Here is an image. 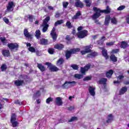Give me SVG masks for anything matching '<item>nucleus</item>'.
I'll return each instance as SVG.
<instances>
[{"label": "nucleus", "mask_w": 129, "mask_h": 129, "mask_svg": "<svg viewBox=\"0 0 129 129\" xmlns=\"http://www.w3.org/2000/svg\"><path fill=\"white\" fill-rule=\"evenodd\" d=\"M110 22V15H106L105 18L104 25L105 26H108Z\"/></svg>", "instance_id": "nucleus-13"}, {"label": "nucleus", "mask_w": 129, "mask_h": 129, "mask_svg": "<svg viewBox=\"0 0 129 129\" xmlns=\"http://www.w3.org/2000/svg\"><path fill=\"white\" fill-rule=\"evenodd\" d=\"M104 41H105V37L102 36L101 37V39L98 41V44H99L100 42H104Z\"/></svg>", "instance_id": "nucleus-55"}, {"label": "nucleus", "mask_w": 129, "mask_h": 129, "mask_svg": "<svg viewBox=\"0 0 129 129\" xmlns=\"http://www.w3.org/2000/svg\"><path fill=\"white\" fill-rule=\"evenodd\" d=\"M91 66V64L89 63L87 64L86 66H85L84 68L81 67V72L82 74H85V72L86 71H88L89 69H90V67Z\"/></svg>", "instance_id": "nucleus-11"}, {"label": "nucleus", "mask_w": 129, "mask_h": 129, "mask_svg": "<svg viewBox=\"0 0 129 129\" xmlns=\"http://www.w3.org/2000/svg\"><path fill=\"white\" fill-rule=\"evenodd\" d=\"M66 40H67V41H70V40H71V39L70 38L69 36L67 35L66 37Z\"/></svg>", "instance_id": "nucleus-64"}, {"label": "nucleus", "mask_w": 129, "mask_h": 129, "mask_svg": "<svg viewBox=\"0 0 129 129\" xmlns=\"http://www.w3.org/2000/svg\"><path fill=\"white\" fill-rule=\"evenodd\" d=\"M126 91H127V88H126V87H122L119 91L120 95L124 94Z\"/></svg>", "instance_id": "nucleus-25"}, {"label": "nucleus", "mask_w": 129, "mask_h": 129, "mask_svg": "<svg viewBox=\"0 0 129 129\" xmlns=\"http://www.w3.org/2000/svg\"><path fill=\"white\" fill-rule=\"evenodd\" d=\"M46 65L49 67V70H50V71L52 72H55L59 70V69H58V68H57L55 66L52 65V63H51V62H46Z\"/></svg>", "instance_id": "nucleus-8"}, {"label": "nucleus", "mask_w": 129, "mask_h": 129, "mask_svg": "<svg viewBox=\"0 0 129 129\" xmlns=\"http://www.w3.org/2000/svg\"><path fill=\"white\" fill-rule=\"evenodd\" d=\"M14 103H15V104H18V105H22L23 104V102L19 100L15 101Z\"/></svg>", "instance_id": "nucleus-49"}, {"label": "nucleus", "mask_w": 129, "mask_h": 129, "mask_svg": "<svg viewBox=\"0 0 129 129\" xmlns=\"http://www.w3.org/2000/svg\"><path fill=\"white\" fill-rule=\"evenodd\" d=\"M55 31H56V28L53 27V29H52L50 33V36H51L52 38V40L53 41H56V40H57V37H58V35H57V33H56Z\"/></svg>", "instance_id": "nucleus-9"}, {"label": "nucleus", "mask_w": 129, "mask_h": 129, "mask_svg": "<svg viewBox=\"0 0 129 129\" xmlns=\"http://www.w3.org/2000/svg\"><path fill=\"white\" fill-rule=\"evenodd\" d=\"M29 51H30V52H32V53H35V52H36V49H35V48L33 47H30L28 48Z\"/></svg>", "instance_id": "nucleus-47"}, {"label": "nucleus", "mask_w": 129, "mask_h": 129, "mask_svg": "<svg viewBox=\"0 0 129 129\" xmlns=\"http://www.w3.org/2000/svg\"><path fill=\"white\" fill-rule=\"evenodd\" d=\"M80 51V48H77L72 49L70 50H67L66 52V60H69L71 57V55L73 54H75V53H77V52H79Z\"/></svg>", "instance_id": "nucleus-3"}, {"label": "nucleus", "mask_w": 129, "mask_h": 129, "mask_svg": "<svg viewBox=\"0 0 129 129\" xmlns=\"http://www.w3.org/2000/svg\"><path fill=\"white\" fill-rule=\"evenodd\" d=\"M51 101H53V99H52L51 97H49L46 99V103H47V104H49Z\"/></svg>", "instance_id": "nucleus-52"}, {"label": "nucleus", "mask_w": 129, "mask_h": 129, "mask_svg": "<svg viewBox=\"0 0 129 129\" xmlns=\"http://www.w3.org/2000/svg\"><path fill=\"white\" fill-rule=\"evenodd\" d=\"M50 16H48L43 20V23H42V27H43V33H46L48 30V28H49V24H48V23L50 21Z\"/></svg>", "instance_id": "nucleus-4"}, {"label": "nucleus", "mask_w": 129, "mask_h": 129, "mask_svg": "<svg viewBox=\"0 0 129 129\" xmlns=\"http://www.w3.org/2000/svg\"><path fill=\"white\" fill-rule=\"evenodd\" d=\"M63 23H64L63 20H58L56 22H55L54 27H57V26H58V25H62Z\"/></svg>", "instance_id": "nucleus-33"}, {"label": "nucleus", "mask_w": 129, "mask_h": 129, "mask_svg": "<svg viewBox=\"0 0 129 129\" xmlns=\"http://www.w3.org/2000/svg\"><path fill=\"white\" fill-rule=\"evenodd\" d=\"M71 67L72 68H73V69L74 70H78V69L79 68V67H78V66L77 64H73L71 66Z\"/></svg>", "instance_id": "nucleus-39"}, {"label": "nucleus", "mask_w": 129, "mask_h": 129, "mask_svg": "<svg viewBox=\"0 0 129 129\" xmlns=\"http://www.w3.org/2000/svg\"><path fill=\"white\" fill-rule=\"evenodd\" d=\"M111 22L112 24H113L114 25H116V24H117V20H116V18H111Z\"/></svg>", "instance_id": "nucleus-40"}, {"label": "nucleus", "mask_w": 129, "mask_h": 129, "mask_svg": "<svg viewBox=\"0 0 129 129\" xmlns=\"http://www.w3.org/2000/svg\"><path fill=\"white\" fill-rule=\"evenodd\" d=\"M54 51H55V49H54V48H49L48 49V52L49 54H50L51 55L54 54Z\"/></svg>", "instance_id": "nucleus-45"}, {"label": "nucleus", "mask_w": 129, "mask_h": 129, "mask_svg": "<svg viewBox=\"0 0 129 129\" xmlns=\"http://www.w3.org/2000/svg\"><path fill=\"white\" fill-rule=\"evenodd\" d=\"M68 110H73V109H74V106H70L69 107H68Z\"/></svg>", "instance_id": "nucleus-62"}, {"label": "nucleus", "mask_w": 129, "mask_h": 129, "mask_svg": "<svg viewBox=\"0 0 129 129\" xmlns=\"http://www.w3.org/2000/svg\"><path fill=\"white\" fill-rule=\"evenodd\" d=\"M13 127L18 126V122L17 121H11Z\"/></svg>", "instance_id": "nucleus-41"}, {"label": "nucleus", "mask_w": 129, "mask_h": 129, "mask_svg": "<svg viewBox=\"0 0 129 129\" xmlns=\"http://www.w3.org/2000/svg\"><path fill=\"white\" fill-rule=\"evenodd\" d=\"M1 70L2 72L5 71H7V69H8V66L6 63L3 64L1 67Z\"/></svg>", "instance_id": "nucleus-27"}, {"label": "nucleus", "mask_w": 129, "mask_h": 129, "mask_svg": "<svg viewBox=\"0 0 129 129\" xmlns=\"http://www.w3.org/2000/svg\"><path fill=\"white\" fill-rule=\"evenodd\" d=\"M113 120V116H112V114H110L108 115V119L106 121V122L107 123H109V122H111Z\"/></svg>", "instance_id": "nucleus-28"}, {"label": "nucleus", "mask_w": 129, "mask_h": 129, "mask_svg": "<svg viewBox=\"0 0 129 129\" xmlns=\"http://www.w3.org/2000/svg\"><path fill=\"white\" fill-rule=\"evenodd\" d=\"M17 121V115L16 114L13 113L11 115V121Z\"/></svg>", "instance_id": "nucleus-35"}, {"label": "nucleus", "mask_w": 129, "mask_h": 129, "mask_svg": "<svg viewBox=\"0 0 129 129\" xmlns=\"http://www.w3.org/2000/svg\"><path fill=\"white\" fill-rule=\"evenodd\" d=\"M63 63H64V59L60 58L57 60L56 65L57 66H60V65H62Z\"/></svg>", "instance_id": "nucleus-32"}, {"label": "nucleus", "mask_w": 129, "mask_h": 129, "mask_svg": "<svg viewBox=\"0 0 129 129\" xmlns=\"http://www.w3.org/2000/svg\"><path fill=\"white\" fill-rule=\"evenodd\" d=\"M124 78V77L123 75H119L117 78V80L120 81V82H122V80Z\"/></svg>", "instance_id": "nucleus-43"}, {"label": "nucleus", "mask_w": 129, "mask_h": 129, "mask_svg": "<svg viewBox=\"0 0 129 129\" xmlns=\"http://www.w3.org/2000/svg\"><path fill=\"white\" fill-rule=\"evenodd\" d=\"M66 25L67 26V27H68L69 29H71V28L73 27L71 23H70V21H68L66 23Z\"/></svg>", "instance_id": "nucleus-42"}, {"label": "nucleus", "mask_w": 129, "mask_h": 129, "mask_svg": "<svg viewBox=\"0 0 129 129\" xmlns=\"http://www.w3.org/2000/svg\"><path fill=\"white\" fill-rule=\"evenodd\" d=\"M35 52L37 56H41L42 55V53H41V52L39 51V50L35 51Z\"/></svg>", "instance_id": "nucleus-58"}, {"label": "nucleus", "mask_w": 129, "mask_h": 129, "mask_svg": "<svg viewBox=\"0 0 129 129\" xmlns=\"http://www.w3.org/2000/svg\"><path fill=\"white\" fill-rule=\"evenodd\" d=\"M68 5H69V3L68 2L62 3L63 8H64V9H67V7H68Z\"/></svg>", "instance_id": "nucleus-48"}, {"label": "nucleus", "mask_w": 129, "mask_h": 129, "mask_svg": "<svg viewBox=\"0 0 129 129\" xmlns=\"http://www.w3.org/2000/svg\"><path fill=\"white\" fill-rule=\"evenodd\" d=\"M124 9H125V6H121L117 8V11H122Z\"/></svg>", "instance_id": "nucleus-51"}, {"label": "nucleus", "mask_w": 129, "mask_h": 129, "mask_svg": "<svg viewBox=\"0 0 129 129\" xmlns=\"http://www.w3.org/2000/svg\"><path fill=\"white\" fill-rule=\"evenodd\" d=\"M35 37L37 38V39H39L40 37H41V31L40 30H37L35 32Z\"/></svg>", "instance_id": "nucleus-34"}, {"label": "nucleus", "mask_w": 129, "mask_h": 129, "mask_svg": "<svg viewBox=\"0 0 129 129\" xmlns=\"http://www.w3.org/2000/svg\"><path fill=\"white\" fill-rule=\"evenodd\" d=\"M91 79H92V76H87V77H85L83 79V81H89L90 80H91Z\"/></svg>", "instance_id": "nucleus-38"}, {"label": "nucleus", "mask_w": 129, "mask_h": 129, "mask_svg": "<svg viewBox=\"0 0 129 129\" xmlns=\"http://www.w3.org/2000/svg\"><path fill=\"white\" fill-rule=\"evenodd\" d=\"M95 90V88H93L91 86L89 87V91L90 95L92 96H94V95H95V91H94Z\"/></svg>", "instance_id": "nucleus-15"}, {"label": "nucleus", "mask_w": 129, "mask_h": 129, "mask_svg": "<svg viewBox=\"0 0 129 129\" xmlns=\"http://www.w3.org/2000/svg\"><path fill=\"white\" fill-rule=\"evenodd\" d=\"M39 44L46 46V45H48V40L42 38L40 40Z\"/></svg>", "instance_id": "nucleus-20"}, {"label": "nucleus", "mask_w": 129, "mask_h": 129, "mask_svg": "<svg viewBox=\"0 0 129 129\" xmlns=\"http://www.w3.org/2000/svg\"><path fill=\"white\" fill-rule=\"evenodd\" d=\"M54 49H56V50H62L64 48V45L61 43L56 44L54 45Z\"/></svg>", "instance_id": "nucleus-16"}, {"label": "nucleus", "mask_w": 129, "mask_h": 129, "mask_svg": "<svg viewBox=\"0 0 129 129\" xmlns=\"http://www.w3.org/2000/svg\"><path fill=\"white\" fill-rule=\"evenodd\" d=\"M4 22H5V23H6V24H8V23H10V21L9 20V19H7V18H4Z\"/></svg>", "instance_id": "nucleus-61"}, {"label": "nucleus", "mask_w": 129, "mask_h": 129, "mask_svg": "<svg viewBox=\"0 0 129 129\" xmlns=\"http://www.w3.org/2000/svg\"><path fill=\"white\" fill-rule=\"evenodd\" d=\"M102 55L105 57V59H108V55H107V50L106 49H103L102 50Z\"/></svg>", "instance_id": "nucleus-24"}, {"label": "nucleus", "mask_w": 129, "mask_h": 129, "mask_svg": "<svg viewBox=\"0 0 129 129\" xmlns=\"http://www.w3.org/2000/svg\"><path fill=\"white\" fill-rule=\"evenodd\" d=\"M64 122V120H62L61 119L59 120H56L54 121L55 124H58V123H63Z\"/></svg>", "instance_id": "nucleus-44"}, {"label": "nucleus", "mask_w": 129, "mask_h": 129, "mask_svg": "<svg viewBox=\"0 0 129 129\" xmlns=\"http://www.w3.org/2000/svg\"><path fill=\"white\" fill-rule=\"evenodd\" d=\"M74 120H77V117H72V118L69 120V122H73Z\"/></svg>", "instance_id": "nucleus-46"}, {"label": "nucleus", "mask_w": 129, "mask_h": 129, "mask_svg": "<svg viewBox=\"0 0 129 129\" xmlns=\"http://www.w3.org/2000/svg\"><path fill=\"white\" fill-rule=\"evenodd\" d=\"M112 74H113V71L112 70H110L106 73V76L107 78H110Z\"/></svg>", "instance_id": "nucleus-26"}, {"label": "nucleus", "mask_w": 129, "mask_h": 129, "mask_svg": "<svg viewBox=\"0 0 129 129\" xmlns=\"http://www.w3.org/2000/svg\"><path fill=\"white\" fill-rule=\"evenodd\" d=\"M76 84V82L73 81L72 82L71 81H66L64 84L62 85L61 87L63 88V89H68L70 88V87H73Z\"/></svg>", "instance_id": "nucleus-5"}, {"label": "nucleus", "mask_w": 129, "mask_h": 129, "mask_svg": "<svg viewBox=\"0 0 129 129\" xmlns=\"http://www.w3.org/2000/svg\"><path fill=\"white\" fill-rule=\"evenodd\" d=\"M60 16H61V14H60V13H59V12H56L55 13V17L59 18V17H60Z\"/></svg>", "instance_id": "nucleus-59"}, {"label": "nucleus", "mask_w": 129, "mask_h": 129, "mask_svg": "<svg viewBox=\"0 0 129 129\" xmlns=\"http://www.w3.org/2000/svg\"><path fill=\"white\" fill-rule=\"evenodd\" d=\"M0 40L2 43L6 44V37H0Z\"/></svg>", "instance_id": "nucleus-50"}, {"label": "nucleus", "mask_w": 129, "mask_h": 129, "mask_svg": "<svg viewBox=\"0 0 129 129\" xmlns=\"http://www.w3.org/2000/svg\"><path fill=\"white\" fill-rule=\"evenodd\" d=\"M84 2L87 8H90V7H91V1H90V0H84Z\"/></svg>", "instance_id": "nucleus-30"}, {"label": "nucleus", "mask_w": 129, "mask_h": 129, "mask_svg": "<svg viewBox=\"0 0 129 129\" xmlns=\"http://www.w3.org/2000/svg\"><path fill=\"white\" fill-rule=\"evenodd\" d=\"M97 56V52H92L90 54H88V58H94V57H96Z\"/></svg>", "instance_id": "nucleus-23"}, {"label": "nucleus", "mask_w": 129, "mask_h": 129, "mask_svg": "<svg viewBox=\"0 0 129 129\" xmlns=\"http://www.w3.org/2000/svg\"><path fill=\"white\" fill-rule=\"evenodd\" d=\"M81 16V13L80 11H78L75 16L73 17L74 20H77V19H79V17Z\"/></svg>", "instance_id": "nucleus-29"}, {"label": "nucleus", "mask_w": 129, "mask_h": 129, "mask_svg": "<svg viewBox=\"0 0 129 129\" xmlns=\"http://www.w3.org/2000/svg\"><path fill=\"white\" fill-rule=\"evenodd\" d=\"M88 33V31L87 30H82L78 34V38H80V39H83V38H85V37L87 36Z\"/></svg>", "instance_id": "nucleus-6"}, {"label": "nucleus", "mask_w": 129, "mask_h": 129, "mask_svg": "<svg viewBox=\"0 0 129 129\" xmlns=\"http://www.w3.org/2000/svg\"><path fill=\"white\" fill-rule=\"evenodd\" d=\"M2 54L5 56V57H9L10 55V50L4 49L2 51Z\"/></svg>", "instance_id": "nucleus-21"}, {"label": "nucleus", "mask_w": 129, "mask_h": 129, "mask_svg": "<svg viewBox=\"0 0 129 129\" xmlns=\"http://www.w3.org/2000/svg\"><path fill=\"white\" fill-rule=\"evenodd\" d=\"M93 10L95 13L92 16V20H96L98 19L100 16H101V13H104V14H110V8L109 6L106 7V10H101L100 9L97 8V7H93Z\"/></svg>", "instance_id": "nucleus-1"}, {"label": "nucleus", "mask_w": 129, "mask_h": 129, "mask_svg": "<svg viewBox=\"0 0 129 129\" xmlns=\"http://www.w3.org/2000/svg\"><path fill=\"white\" fill-rule=\"evenodd\" d=\"M95 23L96 25H99V26H101V24L99 22V21L97 19L95 20Z\"/></svg>", "instance_id": "nucleus-57"}, {"label": "nucleus", "mask_w": 129, "mask_h": 129, "mask_svg": "<svg viewBox=\"0 0 129 129\" xmlns=\"http://www.w3.org/2000/svg\"><path fill=\"white\" fill-rule=\"evenodd\" d=\"M74 77L77 79H81V78H83V75L79 74H76L74 75Z\"/></svg>", "instance_id": "nucleus-36"}, {"label": "nucleus", "mask_w": 129, "mask_h": 129, "mask_svg": "<svg viewBox=\"0 0 129 129\" xmlns=\"http://www.w3.org/2000/svg\"><path fill=\"white\" fill-rule=\"evenodd\" d=\"M8 47L9 48L11 51H13V50H18V48H19V45H18L17 43H11L8 44Z\"/></svg>", "instance_id": "nucleus-10"}, {"label": "nucleus", "mask_w": 129, "mask_h": 129, "mask_svg": "<svg viewBox=\"0 0 129 129\" xmlns=\"http://www.w3.org/2000/svg\"><path fill=\"white\" fill-rule=\"evenodd\" d=\"M85 51H86V52L89 53L90 52V46H86Z\"/></svg>", "instance_id": "nucleus-54"}, {"label": "nucleus", "mask_w": 129, "mask_h": 129, "mask_svg": "<svg viewBox=\"0 0 129 129\" xmlns=\"http://www.w3.org/2000/svg\"><path fill=\"white\" fill-rule=\"evenodd\" d=\"M113 44H114V42H110L107 43L106 45L107 46H112V45H113Z\"/></svg>", "instance_id": "nucleus-60"}, {"label": "nucleus", "mask_w": 129, "mask_h": 129, "mask_svg": "<svg viewBox=\"0 0 129 129\" xmlns=\"http://www.w3.org/2000/svg\"><path fill=\"white\" fill-rule=\"evenodd\" d=\"M126 22L127 24H129V15L126 17Z\"/></svg>", "instance_id": "nucleus-63"}, {"label": "nucleus", "mask_w": 129, "mask_h": 129, "mask_svg": "<svg viewBox=\"0 0 129 129\" xmlns=\"http://www.w3.org/2000/svg\"><path fill=\"white\" fill-rule=\"evenodd\" d=\"M20 79L14 81V84L16 86H23L25 84V80L28 79V77L25 75H21L20 76Z\"/></svg>", "instance_id": "nucleus-2"}, {"label": "nucleus", "mask_w": 129, "mask_h": 129, "mask_svg": "<svg viewBox=\"0 0 129 129\" xmlns=\"http://www.w3.org/2000/svg\"><path fill=\"white\" fill-rule=\"evenodd\" d=\"M75 5L77 8H81V9H82V8H83V7H84L83 3L81 1L76 2L75 3Z\"/></svg>", "instance_id": "nucleus-17"}, {"label": "nucleus", "mask_w": 129, "mask_h": 129, "mask_svg": "<svg viewBox=\"0 0 129 129\" xmlns=\"http://www.w3.org/2000/svg\"><path fill=\"white\" fill-rule=\"evenodd\" d=\"M24 35L26 38H28V39H29L30 40H32L33 39V37L32 36V35L29 33V31L27 29H24Z\"/></svg>", "instance_id": "nucleus-12"}, {"label": "nucleus", "mask_w": 129, "mask_h": 129, "mask_svg": "<svg viewBox=\"0 0 129 129\" xmlns=\"http://www.w3.org/2000/svg\"><path fill=\"white\" fill-rule=\"evenodd\" d=\"M119 51V49H113L112 50V53H118Z\"/></svg>", "instance_id": "nucleus-56"}, {"label": "nucleus", "mask_w": 129, "mask_h": 129, "mask_svg": "<svg viewBox=\"0 0 129 129\" xmlns=\"http://www.w3.org/2000/svg\"><path fill=\"white\" fill-rule=\"evenodd\" d=\"M27 19H28L30 23H33V19H34V16L33 15H29L27 16Z\"/></svg>", "instance_id": "nucleus-37"}, {"label": "nucleus", "mask_w": 129, "mask_h": 129, "mask_svg": "<svg viewBox=\"0 0 129 129\" xmlns=\"http://www.w3.org/2000/svg\"><path fill=\"white\" fill-rule=\"evenodd\" d=\"M37 67L41 71V72H44V71H45L46 70V68L42 64L37 63Z\"/></svg>", "instance_id": "nucleus-18"}, {"label": "nucleus", "mask_w": 129, "mask_h": 129, "mask_svg": "<svg viewBox=\"0 0 129 129\" xmlns=\"http://www.w3.org/2000/svg\"><path fill=\"white\" fill-rule=\"evenodd\" d=\"M55 103L56 105H58V106H61V105L63 104L61 98H60L59 97H56L55 99Z\"/></svg>", "instance_id": "nucleus-14"}, {"label": "nucleus", "mask_w": 129, "mask_h": 129, "mask_svg": "<svg viewBox=\"0 0 129 129\" xmlns=\"http://www.w3.org/2000/svg\"><path fill=\"white\" fill-rule=\"evenodd\" d=\"M41 95V93L40 92V91H37L36 93L34 94V96H36V97H38Z\"/></svg>", "instance_id": "nucleus-53"}, {"label": "nucleus", "mask_w": 129, "mask_h": 129, "mask_svg": "<svg viewBox=\"0 0 129 129\" xmlns=\"http://www.w3.org/2000/svg\"><path fill=\"white\" fill-rule=\"evenodd\" d=\"M15 7H16V5L14 2H9L8 3V5L7 6V11L8 12H13V11H14V9H15Z\"/></svg>", "instance_id": "nucleus-7"}, {"label": "nucleus", "mask_w": 129, "mask_h": 129, "mask_svg": "<svg viewBox=\"0 0 129 129\" xmlns=\"http://www.w3.org/2000/svg\"><path fill=\"white\" fill-rule=\"evenodd\" d=\"M106 81L107 79L105 78H102L98 82V84H103V85L106 84Z\"/></svg>", "instance_id": "nucleus-19"}, {"label": "nucleus", "mask_w": 129, "mask_h": 129, "mask_svg": "<svg viewBox=\"0 0 129 129\" xmlns=\"http://www.w3.org/2000/svg\"><path fill=\"white\" fill-rule=\"evenodd\" d=\"M110 59L113 62H117V57L113 54L111 55V56H110Z\"/></svg>", "instance_id": "nucleus-31"}, {"label": "nucleus", "mask_w": 129, "mask_h": 129, "mask_svg": "<svg viewBox=\"0 0 129 129\" xmlns=\"http://www.w3.org/2000/svg\"><path fill=\"white\" fill-rule=\"evenodd\" d=\"M120 47L123 49H125V48H127V47H128V44H127V43L125 41H122L121 42V45Z\"/></svg>", "instance_id": "nucleus-22"}]
</instances>
